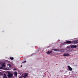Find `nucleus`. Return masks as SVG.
I'll use <instances>...</instances> for the list:
<instances>
[{
  "label": "nucleus",
  "mask_w": 78,
  "mask_h": 78,
  "mask_svg": "<svg viewBox=\"0 0 78 78\" xmlns=\"http://www.w3.org/2000/svg\"><path fill=\"white\" fill-rule=\"evenodd\" d=\"M27 62V61H25L23 62L22 63V64L23 63H25V62Z\"/></svg>",
  "instance_id": "nucleus-15"
},
{
  "label": "nucleus",
  "mask_w": 78,
  "mask_h": 78,
  "mask_svg": "<svg viewBox=\"0 0 78 78\" xmlns=\"http://www.w3.org/2000/svg\"><path fill=\"white\" fill-rule=\"evenodd\" d=\"M4 76H3V78H7V76H6V75L5 73L4 74Z\"/></svg>",
  "instance_id": "nucleus-8"
},
{
  "label": "nucleus",
  "mask_w": 78,
  "mask_h": 78,
  "mask_svg": "<svg viewBox=\"0 0 78 78\" xmlns=\"http://www.w3.org/2000/svg\"><path fill=\"white\" fill-rule=\"evenodd\" d=\"M73 44H77V41H73Z\"/></svg>",
  "instance_id": "nucleus-12"
},
{
  "label": "nucleus",
  "mask_w": 78,
  "mask_h": 78,
  "mask_svg": "<svg viewBox=\"0 0 78 78\" xmlns=\"http://www.w3.org/2000/svg\"><path fill=\"white\" fill-rule=\"evenodd\" d=\"M23 78V76H20L19 78Z\"/></svg>",
  "instance_id": "nucleus-16"
},
{
  "label": "nucleus",
  "mask_w": 78,
  "mask_h": 78,
  "mask_svg": "<svg viewBox=\"0 0 78 78\" xmlns=\"http://www.w3.org/2000/svg\"><path fill=\"white\" fill-rule=\"evenodd\" d=\"M71 48H75L77 47L76 45H73L71 46Z\"/></svg>",
  "instance_id": "nucleus-3"
},
{
  "label": "nucleus",
  "mask_w": 78,
  "mask_h": 78,
  "mask_svg": "<svg viewBox=\"0 0 78 78\" xmlns=\"http://www.w3.org/2000/svg\"><path fill=\"white\" fill-rule=\"evenodd\" d=\"M68 48H70V47H71L70 46H68Z\"/></svg>",
  "instance_id": "nucleus-18"
},
{
  "label": "nucleus",
  "mask_w": 78,
  "mask_h": 78,
  "mask_svg": "<svg viewBox=\"0 0 78 78\" xmlns=\"http://www.w3.org/2000/svg\"><path fill=\"white\" fill-rule=\"evenodd\" d=\"M0 76H2V75H3V73H2V72H0Z\"/></svg>",
  "instance_id": "nucleus-11"
},
{
  "label": "nucleus",
  "mask_w": 78,
  "mask_h": 78,
  "mask_svg": "<svg viewBox=\"0 0 78 78\" xmlns=\"http://www.w3.org/2000/svg\"><path fill=\"white\" fill-rule=\"evenodd\" d=\"M63 56H70V54H64Z\"/></svg>",
  "instance_id": "nucleus-10"
},
{
  "label": "nucleus",
  "mask_w": 78,
  "mask_h": 78,
  "mask_svg": "<svg viewBox=\"0 0 78 78\" xmlns=\"http://www.w3.org/2000/svg\"><path fill=\"white\" fill-rule=\"evenodd\" d=\"M10 59L11 60H13V59H14V57H10Z\"/></svg>",
  "instance_id": "nucleus-14"
},
{
  "label": "nucleus",
  "mask_w": 78,
  "mask_h": 78,
  "mask_svg": "<svg viewBox=\"0 0 78 78\" xmlns=\"http://www.w3.org/2000/svg\"><path fill=\"white\" fill-rule=\"evenodd\" d=\"M6 73H7L8 74V76L9 78H11V77L13 76V74L11 73V72H10L9 71H7Z\"/></svg>",
  "instance_id": "nucleus-1"
},
{
  "label": "nucleus",
  "mask_w": 78,
  "mask_h": 78,
  "mask_svg": "<svg viewBox=\"0 0 78 78\" xmlns=\"http://www.w3.org/2000/svg\"><path fill=\"white\" fill-rule=\"evenodd\" d=\"M53 52V51H48L46 52V53L47 54H50V53H52Z\"/></svg>",
  "instance_id": "nucleus-6"
},
{
  "label": "nucleus",
  "mask_w": 78,
  "mask_h": 78,
  "mask_svg": "<svg viewBox=\"0 0 78 78\" xmlns=\"http://www.w3.org/2000/svg\"><path fill=\"white\" fill-rule=\"evenodd\" d=\"M68 67V69L70 71H72V68L69 66H67Z\"/></svg>",
  "instance_id": "nucleus-5"
},
{
  "label": "nucleus",
  "mask_w": 78,
  "mask_h": 78,
  "mask_svg": "<svg viewBox=\"0 0 78 78\" xmlns=\"http://www.w3.org/2000/svg\"><path fill=\"white\" fill-rule=\"evenodd\" d=\"M69 48V47L68 46H67L66 48Z\"/></svg>",
  "instance_id": "nucleus-20"
},
{
  "label": "nucleus",
  "mask_w": 78,
  "mask_h": 78,
  "mask_svg": "<svg viewBox=\"0 0 78 78\" xmlns=\"http://www.w3.org/2000/svg\"><path fill=\"white\" fill-rule=\"evenodd\" d=\"M8 66H9V67H11V65L9 64H8Z\"/></svg>",
  "instance_id": "nucleus-17"
},
{
  "label": "nucleus",
  "mask_w": 78,
  "mask_h": 78,
  "mask_svg": "<svg viewBox=\"0 0 78 78\" xmlns=\"http://www.w3.org/2000/svg\"><path fill=\"white\" fill-rule=\"evenodd\" d=\"M1 65L2 66V67H5V63L4 62L2 63Z\"/></svg>",
  "instance_id": "nucleus-9"
},
{
  "label": "nucleus",
  "mask_w": 78,
  "mask_h": 78,
  "mask_svg": "<svg viewBox=\"0 0 78 78\" xmlns=\"http://www.w3.org/2000/svg\"><path fill=\"white\" fill-rule=\"evenodd\" d=\"M54 50L55 51H58V49H54Z\"/></svg>",
  "instance_id": "nucleus-13"
},
{
  "label": "nucleus",
  "mask_w": 78,
  "mask_h": 78,
  "mask_svg": "<svg viewBox=\"0 0 78 78\" xmlns=\"http://www.w3.org/2000/svg\"><path fill=\"white\" fill-rule=\"evenodd\" d=\"M17 72L15 71L14 72V75L15 76H16V77L17 76Z\"/></svg>",
  "instance_id": "nucleus-7"
},
{
  "label": "nucleus",
  "mask_w": 78,
  "mask_h": 78,
  "mask_svg": "<svg viewBox=\"0 0 78 78\" xmlns=\"http://www.w3.org/2000/svg\"><path fill=\"white\" fill-rule=\"evenodd\" d=\"M14 70H16V69H15Z\"/></svg>",
  "instance_id": "nucleus-23"
},
{
  "label": "nucleus",
  "mask_w": 78,
  "mask_h": 78,
  "mask_svg": "<svg viewBox=\"0 0 78 78\" xmlns=\"http://www.w3.org/2000/svg\"><path fill=\"white\" fill-rule=\"evenodd\" d=\"M21 67H22V65H21Z\"/></svg>",
  "instance_id": "nucleus-22"
},
{
  "label": "nucleus",
  "mask_w": 78,
  "mask_h": 78,
  "mask_svg": "<svg viewBox=\"0 0 78 78\" xmlns=\"http://www.w3.org/2000/svg\"><path fill=\"white\" fill-rule=\"evenodd\" d=\"M72 42L70 41H68L66 42V43L68 44H70Z\"/></svg>",
  "instance_id": "nucleus-4"
},
{
  "label": "nucleus",
  "mask_w": 78,
  "mask_h": 78,
  "mask_svg": "<svg viewBox=\"0 0 78 78\" xmlns=\"http://www.w3.org/2000/svg\"><path fill=\"white\" fill-rule=\"evenodd\" d=\"M28 73H25L24 75L23 76V77L24 78H26V77L28 76Z\"/></svg>",
  "instance_id": "nucleus-2"
},
{
  "label": "nucleus",
  "mask_w": 78,
  "mask_h": 78,
  "mask_svg": "<svg viewBox=\"0 0 78 78\" xmlns=\"http://www.w3.org/2000/svg\"><path fill=\"white\" fill-rule=\"evenodd\" d=\"M77 43L78 44V40L77 41Z\"/></svg>",
  "instance_id": "nucleus-21"
},
{
  "label": "nucleus",
  "mask_w": 78,
  "mask_h": 78,
  "mask_svg": "<svg viewBox=\"0 0 78 78\" xmlns=\"http://www.w3.org/2000/svg\"><path fill=\"white\" fill-rule=\"evenodd\" d=\"M2 63V62H0V64H1Z\"/></svg>",
  "instance_id": "nucleus-19"
}]
</instances>
